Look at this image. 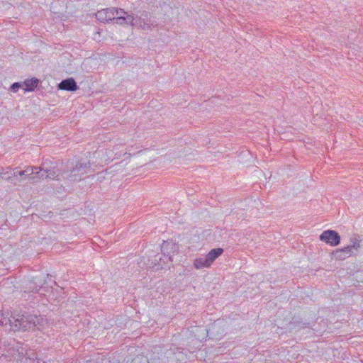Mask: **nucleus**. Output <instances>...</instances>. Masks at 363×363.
I'll use <instances>...</instances> for the list:
<instances>
[{"mask_svg": "<svg viewBox=\"0 0 363 363\" xmlns=\"http://www.w3.org/2000/svg\"><path fill=\"white\" fill-rule=\"evenodd\" d=\"M0 324L2 326L9 325L13 331H26L41 330L47 324V319L40 315L17 314L16 316L8 317L0 311Z\"/></svg>", "mask_w": 363, "mask_h": 363, "instance_id": "f257e3e1", "label": "nucleus"}, {"mask_svg": "<svg viewBox=\"0 0 363 363\" xmlns=\"http://www.w3.org/2000/svg\"><path fill=\"white\" fill-rule=\"evenodd\" d=\"M95 16L98 21L103 23L115 21L116 23L120 25H135L133 14H128L122 9L111 7L101 9L98 11Z\"/></svg>", "mask_w": 363, "mask_h": 363, "instance_id": "f03ea898", "label": "nucleus"}, {"mask_svg": "<svg viewBox=\"0 0 363 363\" xmlns=\"http://www.w3.org/2000/svg\"><path fill=\"white\" fill-rule=\"evenodd\" d=\"M179 251V246L172 241H164L161 245V252L163 256L165 257L164 260L162 259L160 255H157L155 257V261L158 262L157 265L159 268H164L166 267H169L167 265L168 262H172V257L177 254Z\"/></svg>", "mask_w": 363, "mask_h": 363, "instance_id": "7ed1b4c3", "label": "nucleus"}, {"mask_svg": "<svg viewBox=\"0 0 363 363\" xmlns=\"http://www.w3.org/2000/svg\"><path fill=\"white\" fill-rule=\"evenodd\" d=\"M11 354L16 359V361L22 362L25 359L27 363L28 359H33L31 352L28 351L27 346L21 342H16L12 347L9 349Z\"/></svg>", "mask_w": 363, "mask_h": 363, "instance_id": "20e7f679", "label": "nucleus"}, {"mask_svg": "<svg viewBox=\"0 0 363 363\" xmlns=\"http://www.w3.org/2000/svg\"><path fill=\"white\" fill-rule=\"evenodd\" d=\"M320 240L331 246H337L340 243V236L337 232L333 230H327L323 231L320 237Z\"/></svg>", "mask_w": 363, "mask_h": 363, "instance_id": "39448f33", "label": "nucleus"}, {"mask_svg": "<svg viewBox=\"0 0 363 363\" xmlns=\"http://www.w3.org/2000/svg\"><path fill=\"white\" fill-rule=\"evenodd\" d=\"M90 168L89 162H79L72 168L68 178L72 180H80L81 177L87 173V170Z\"/></svg>", "mask_w": 363, "mask_h": 363, "instance_id": "423d86ee", "label": "nucleus"}, {"mask_svg": "<svg viewBox=\"0 0 363 363\" xmlns=\"http://www.w3.org/2000/svg\"><path fill=\"white\" fill-rule=\"evenodd\" d=\"M134 26L138 25L143 30H151L150 14L144 11L139 16L134 17Z\"/></svg>", "mask_w": 363, "mask_h": 363, "instance_id": "0eeeda50", "label": "nucleus"}, {"mask_svg": "<svg viewBox=\"0 0 363 363\" xmlns=\"http://www.w3.org/2000/svg\"><path fill=\"white\" fill-rule=\"evenodd\" d=\"M38 169L35 166H28L26 167L25 170H18V168H15L13 169V177H21L18 179V182H21L26 179L30 180V176L33 174V171Z\"/></svg>", "mask_w": 363, "mask_h": 363, "instance_id": "6e6552de", "label": "nucleus"}, {"mask_svg": "<svg viewBox=\"0 0 363 363\" xmlns=\"http://www.w3.org/2000/svg\"><path fill=\"white\" fill-rule=\"evenodd\" d=\"M353 254V251H352V247H345L343 248L337 249L336 250H334L332 253L333 257L336 259L339 260H344L346 258L352 256Z\"/></svg>", "mask_w": 363, "mask_h": 363, "instance_id": "1a4fd4ad", "label": "nucleus"}, {"mask_svg": "<svg viewBox=\"0 0 363 363\" xmlns=\"http://www.w3.org/2000/svg\"><path fill=\"white\" fill-rule=\"evenodd\" d=\"M35 168H38V169L33 171V174L30 176V181L32 183H38L41 179H46L45 164L43 167H35Z\"/></svg>", "mask_w": 363, "mask_h": 363, "instance_id": "9d476101", "label": "nucleus"}, {"mask_svg": "<svg viewBox=\"0 0 363 363\" xmlns=\"http://www.w3.org/2000/svg\"><path fill=\"white\" fill-rule=\"evenodd\" d=\"M58 88L62 90L73 91L78 89V86L74 79L69 78L62 80L59 84Z\"/></svg>", "mask_w": 363, "mask_h": 363, "instance_id": "9b49d317", "label": "nucleus"}, {"mask_svg": "<svg viewBox=\"0 0 363 363\" xmlns=\"http://www.w3.org/2000/svg\"><path fill=\"white\" fill-rule=\"evenodd\" d=\"M38 83L39 80L35 77L26 79L23 82V89L25 91H33L37 87Z\"/></svg>", "mask_w": 363, "mask_h": 363, "instance_id": "f8f14e48", "label": "nucleus"}, {"mask_svg": "<svg viewBox=\"0 0 363 363\" xmlns=\"http://www.w3.org/2000/svg\"><path fill=\"white\" fill-rule=\"evenodd\" d=\"M211 265L206 256L196 258L194 261V266L196 269L208 267Z\"/></svg>", "mask_w": 363, "mask_h": 363, "instance_id": "ddd939ff", "label": "nucleus"}, {"mask_svg": "<svg viewBox=\"0 0 363 363\" xmlns=\"http://www.w3.org/2000/svg\"><path fill=\"white\" fill-rule=\"evenodd\" d=\"M223 252L222 248H215L211 250L206 256L209 262L212 264Z\"/></svg>", "mask_w": 363, "mask_h": 363, "instance_id": "4468645a", "label": "nucleus"}, {"mask_svg": "<svg viewBox=\"0 0 363 363\" xmlns=\"http://www.w3.org/2000/svg\"><path fill=\"white\" fill-rule=\"evenodd\" d=\"M46 179H56L60 175V172L55 167H45Z\"/></svg>", "mask_w": 363, "mask_h": 363, "instance_id": "2eb2a0df", "label": "nucleus"}, {"mask_svg": "<svg viewBox=\"0 0 363 363\" xmlns=\"http://www.w3.org/2000/svg\"><path fill=\"white\" fill-rule=\"evenodd\" d=\"M13 171L11 168L7 167L5 169H2L0 172V177L3 179H5L8 182H11L13 177Z\"/></svg>", "mask_w": 363, "mask_h": 363, "instance_id": "dca6fc26", "label": "nucleus"}, {"mask_svg": "<svg viewBox=\"0 0 363 363\" xmlns=\"http://www.w3.org/2000/svg\"><path fill=\"white\" fill-rule=\"evenodd\" d=\"M31 357H33V359H28V361H29L30 362H27V363H48V362L50 363L51 362L50 359H49L48 362V361H45L40 358H38L36 352H35L34 351L31 352Z\"/></svg>", "mask_w": 363, "mask_h": 363, "instance_id": "f3484780", "label": "nucleus"}, {"mask_svg": "<svg viewBox=\"0 0 363 363\" xmlns=\"http://www.w3.org/2000/svg\"><path fill=\"white\" fill-rule=\"evenodd\" d=\"M20 88L23 89V82H15L10 86V90L14 93L17 92Z\"/></svg>", "mask_w": 363, "mask_h": 363, "instance_id": "a211bd4d", "label": "nucleus"}, {"mask_svg": "<svg viewBox=\"0 0 363 363\" xmlns=\"http://www.w3.org/2000/svg\"><path fill=\"white\" fill-rule=\"evenodd\" d=\"M348 247H352V251H353L354 249L357 250L360 247L359 241L356 240L353 242V244L352 245H349Z\"/></svg>", "mask_w": 363, "mask_h": 363, "instance_id": "6ab92c4d", "label": "nucleus"}, {"mask_svg": "<svg viewBox=\"0 0 363 363\" xmlns=\"http://www.w3.org/2000/svg\"><path fill=\"white\" fill-rule=\"evenodd\" d=\"M35 291V292H37V291H38V287H37V286H35V288L32 289V291Z\"/></svg>", "mask_w": 363, "mask_h": 363, "instance_id": "aec40b11", "label": "nucleus"}]
</instances>
